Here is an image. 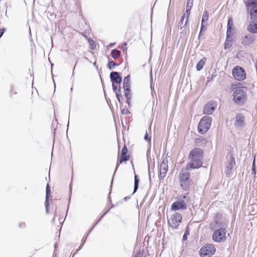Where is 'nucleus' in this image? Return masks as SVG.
<instances>
[{
    "mask_svg": "<svg viewBox=\"0 0 257 257\" xmlns=\"http://www.w3.org/2000/svg\"><path fill=\"white\" fill-rule=\"evenodd\" d=\"M203 152L201 149L195 148L192 150L189 154V159L191 162L186 166V170L198 169L202 165Z\"/></svg>",
    "mask_w": 257,
    "mask_h": 257,
    "instance_id": "1",
    "label": "nucleus"
},
{
    "mask_svg": "<svg viewBox=\"0 0 257 257\" xmlns=\"http://www.w3.org/2000/svg\"><path fill=\"white\" fill-rule=\"evenodd\" d=\"M188 193L185 194L181 195L179 197V200L174 202L171 205V209L173 210H178L180 209H186L187 204L191 202V199L188 196Z\"/></svg>",
    "mask_w": 257,
    "mask_h": 257,
    "instance_id": "2",
    "label": "nucleus"
},
{
    "mask_svg": "<svg viewBox=\"0 0 257 257\" xmlns=\"http://www.w3.org/2000/svg\"><path fill=\"white\" fill-rule=\"evenodd\" d=\"M188 171L186 170V168L185 169H182L180 172L179 176L181 186L185 191L188 190L192 182L190 179V174Z\"/></svg>",
    "mask_w": 257,
    "mask_h": 257,
    "instance_id": "3",
    "label": "nucleus"
},
{
    "mask_svg": "<svg viewBox=\"0 0 257 257\" xmlns=\"http://www.w3.org/2000/svg\"><path fill=\"white\" fill-rule=\"evenodd\" d=\"M227 222L223 218L222 215L217 213L213 217V221L210 223L209 228L211 230H215L218 228L226 227Z\"/></svg>",
    "mask_w": 257,
    "mask_h": 257,
    "instance_id": "4",
    "label": "nucleus"
},
{
    "mask_svg": "<svg viewBox=\"0 0 257 257\" xmlns=\"http://www.w3.org/2000/svg\"><path fill=\"white\" fill-rule=\"evenodd\" d=\"M211 120V117L208 115L202 118L198 125V131L200 134L203 135L207 132L210 127Z\"/></svg>",
    "mask_w": 257,
    "mask_h": 257,
    "instance_id": "5",
    "label": "nucleus"
},
{
    "mask_svg": "<svg viewBox=\"0 0 257 257\" xmlns=\"http://www.w3.org/2000/svg\"><path fill=\"white\" fill-rule=\"evenodd\" d=\"M212 239L214 241H224L227 240L229 234L226 230L225 227L218 228L214 230Z\"/></svg>",
    "mask_w": 257,
    "mask_h": 257,
    "instance_id": "6",
    "label": "nucleus"
},
{
    "mask_svg": "<svg viewBox=\"0 0 257 257\" xmlns=\"http://www.w3.org/2000/svg\"><path fill=\"white\" fill-rule=\"evenodd\" d=\"M255 41V36L250 33L242 34L239 38L241 44L244 47L252 45Z\"/></svg>",
    "mask_w": 257,
    "mask_h": 257,
    "instance_id": "7",
    "label": "nucleus"
},
{
    "mask_svg": "<svg viewBox=\"0 0 257 257\" xmlns=\"http://www.w3.org/2000/svg\"><path fill=\"white\" fill-rule=\"evenodd\" d=\"M134 251V257H146L148 251L145 247V242H137Z\"/></svg>",
    "mask_w": 257,
    "mask_h": 257,
    "instance_id": "8",
    "label": "nucleus"
},
{
    "mask_svg": "<svg viewBox=\"0 0 257 257\" xmlns=\"http://www.w3.org/2000/svg\"><path fill=\"white\" fill-rule=\"evenodd\" d=\"M215 248L212 244H207L201 247L199 253L202 257H210L215 252Z\"/></svg>",
    "mask_w": 257,
    "mask_h": 257,
    "instance_id": "9",
    "label": "nucleus"
},
{
    "mask_svg": "<svg viewBox=\"0 0 257 257\" xmlns=\"http://www.w3.org/2000/svg\"><path fill=\"white\" fill-rule=\"evenodd\" d=\"M233 100L236 103H242L246 99V93L240 88L236 89L233 93Z\"/></svg>",
    "mask_w": 257,
    "mask_h": 257,
    "instance_id": "10",
    "label": "nucleus"
},
{
    "mask_svg": "<svg viewBox=\"0 0 257 257\" xmlns=\"http://www.w3.org/2000/svg\"><path fill=\"white\" fill-rule=\"evenodd\" d=\"M233 77L237 80L242 81L246 78V72L241 67L235 66L232 71Z\"/></svg>",
    "mask_w": 257,
    "mask_h": 257,
    "instance_id": "11",
    "label": "nucleus"
},
{
    "mask_svg": "<svg viewBox=\"0 0 257 257\" xmlns=\"http://www.w3.org/2000/svg\"><path fill=\"white\" fill-rule=\"evenodd\" d=\"M182 219V215L178 212H176L170 217L168 223L170 226L173 228H177Z\"/></svg>",
    "mask_w": 257,
    "mask_h": 257,
    "instance_id": "12",
    "label": "nucleus"
},
{
    "mask_svg": "<svg viewBox=\"0 0 257 257\" xmlns=\"http://www.w3.org/2000/svg\"><path fill=\"white\" fill-rule=\"evenodd\" d=\"M168 169V160L166 158H164L160 166L159 178L160 180H163L165 177Z\"/></svg>",
    "mask_w": 257,
    "mask_h": 257,
    "instance_id": "13",
    "label": "nucleus"
},
{
    "mask_svg": "<svg viewBox=\"0 0 257 257\" xmlns=\"http://www.w3.org/2000/svg\"><path fill=\"white\" fill-rule=\"evenodd\" d=\"M217 107V103L211 101L205 105L203 109V113L205 114H211Z\"/></svg>",
    "mask_w": 257,
    "mask_h": 257,
    "instance_id": "14",
    "label": "nucleus"
},
{
    "mask_svg": "<svg viewBox=\"0 0 257 257\" xmlns=\"http://www.w3.org/2000/svg\"><path fill=\"white\" fill-rule=\"evenodd\" d=\"M127 151H128V150H127V147H126V146H124V147L122 148V149L121 150L119 164L117 163V164L116 165V168H115V172L116 171L117 168L118 167L119 164H121L123 162H126L129 160L130 156L127 155Z\"/></svg>",
    "mask_w": 257,
    "mask_h": 257,
    "instance_id": "15",
    "label": "nucleus"
},
{
    "mask_svg": "<svg viewBox=\"0 0 257 257\" xmlns=\"http://www.w3.org/2000/svg\"><path fill=\"white\" fill-rule=\"evenodd\" d=\"M110 78L112 84L120 85L122 81V77L119 73L116 71H112L110 74Z\"/></svg>",
    "mask_w": 257,
    "mask_h": 257,
    "instance_id": "16",
    "label": "nucleus"
},
{
    "mask_svg": "<svg viewBox=\"0 0 257 257\" xmlns=\"http://www.w3.org/2000/svg\"><path fill=\"white\" fill-rule=\"evenodd\" d=\"M234 125L236 127H242L244 125V116L240 114H237L235 117Z\"/></svg>",
    "mask_w": 257,
    "mask_h": 257,
    "instance_id": "17",
    "label": "nucleus"
},
{
    "mask_svg": "<svg viewBox=\"0 0 257 257\" xmlns=\"http://www.w3.org/2000/svg\"><path fill=\"white\" fill-rule=\"evenodd\" d=\"M246 30L252 35L257 34V21L249 22L246 27Z\"/></svg>",
    "mask_w": 257,
    "mask_h": 257,
    "instance_id": "18",
    "label": "nucleus"
},
{
    "mask_svg": "<svg viewBox=\"0 0 257 257\" xmlns=\"http://www.w3.org/2000/svg\"><path fill=\"white\" fill-rule=\"evenodd\" d=\"M51 194V189L49 184H47L46 189V198H45V205L46 208V211L47 213L49 212V198Z\"/></svg>",
    "mask_w": 257,
    "mask_h": 257,
    "instance_id": "19",
    "label": "nucleus"
},
{
    "mask_svg": "<svg viewBox=\"0 0 257 257\" xmlns=\"http://www.w3.org/2000/svg\"><path fill=\"white\" fill-rule=\"evenodd\" d=\"M244 3L247 10L257 9V0H246Z\"/></svg>",
    "mask_w": 257,
    "mask_h": 257,
    "instance_id": "20",
    "label": "nucleus"
},
{
    "mask_svg": "<svg viewBox=\"0 0 257 257\" xmlns=\"http://www.w3.org/2000/svg\"><path fill=\"white\" fill-rule=\"evenodd\" d=\"M235 164V159L232 156L230 157V160L227 164L225 173L227 175H229L231 173V171Z\"/></svg>",
    "mask_w": 257,
    "mask_h": 257,
    "instance_id": "21",
    "label": "nucleus"
},
{
    "mask_svg": "<svg viewBox=\"0 0 257 257\" xmlns=\"http://www.w3.org/2000/svg\"><path fill=\"white\" fill-rule=\"evenodd\" d=\"M185 18H186V14H184V15L182 16L181 19L179 22L178 27L180 30H182L183 29L185 28L188 23V19H187L186 20V21L185 22H184V19Z\"/></svg>",
    "mask_w": 257,
    "mask_h": 257,
    "instance_id": "22",
    "label": "nucleus"
},
{
    "mask_svg": "<svg viewBox=\"0 0 257 257\" xmlns=\"http://www.w3.org/2000/svg\"><path fill=\"white\" fill-rule=\"evenodd\" d=\"M251 21H257V9L247 10Z\"/></svg>",
    "mask_w": 257,
    "mask_h": 257,
    "instance_id": "23",
    "label": "nucleus"
},
{
    "mask_svg": "<svg viewBox=\"0 0 257 257\" xmlns=\"http://www.w3.org/2000/svg\"><path fill=\"white\" fill-rule=\"evenodd\" d=\"M206 61V58H203L202 59H201L197 64L196 65V70L197 71H200L203 67L205 62Z\"/></svg>",
    "mask_w": 257,
    "mask_h": 257,
    "instance_id": "24",
    "label": "nucleus"
},
{
    "mask_svg": "<svg viewBox=\"0 0 257 257\" xmlns=\"http://www.w3.org/2000/svg\"><path fill=\"white\" fill-rule=\"evenodd\" d=\"M120 51L116 49H113L111 52V56L114 59L118 58L120 56Z\"/></svg>",
    "mask_w": 257,
    "mask_h": 257,
    "instance_id": "25",
    "label": "nucleus"
},
{
    "mask_svg": "<svg viewBox=\"0 0 257 257\" xmlns=\"http://www.w3.org/2000/svg\"><path fill=\"white\" fill-rule=\"evenodd\" d=\"M139 178L138 175H135V181H134V193H135L139 188Z\"/></svg>",
    "mask_w": 257,
    "mask_h": 257,
    "instance_id": "26",
    "label": "nucleus"
},
{
    "mask_svg": "<svg viewBox=\"0 0 257 257\" xmlns=\"http://www.w3.org/2000/svg\"><path fill=\"white\" fill-rule=\"evenodd\" d=\"M233 41L232 38H226V40L224 43V49H227L229 48L231 46V43Z\"/></svg>",
    "mask_w": 257,
    "mask_h": 257,
    "instance_id": "27",
    "label": "nucleus"
},
{
    "mask_svg": "<svg viewBox=\"0 0 257 257\" xmlns=\"http://www.w3.org/2000/svg\"><path fill=\"white\" fill-rule=\"evenodd\" d=\"M118 84H112V89L114 92H115V94H117V93H120L121 92V88L120 85L118 86Z\"/></svg>",
    "mask_w": 257,
    "mask_h": 257,
    "instance_id": "28",
    "label": "nucleus"
},
{
    "mask_svg": "<svg viewBox=\"0 0 257 257\" xmlns=\"http://www.w3.org/2000/svg\"><path fill=\"white\" fill-rule=\"evenodd\" d=\"M209 17V13L208 11H205L203 12V16H202V23H205L206 22H207L208 20Z\"/></svg>",
    "mask_w": 257,
    "mask_h": 257,
    "instance_id": "29",
    "label": "nucleus"
},
{
    "mask_svg": "<svg viewBox=\"0 0 257 257\" xmlns=\"http://www.w3.org/2000/svg\"><path fill=\"white\" fill-rule=\"evenodd\" d=\"M123 87L124 91L125 96H127L128 94H131L130 85H124Z\"/></svg>",
    "mask_w": 257,
    "mask_h": 257,
    "instance_id": "30",
    "label": "nucleus"
},
{
    "mask_svg": "<svg viewBox=\"0 0 257 257\" xmlns=\"http://www.w3.org/2000/svg\"><path fill=\"white\" fill-rule=\"evenodd\" d=\"M123 86L130 85V75H128L125 77L123 79Z\"/></svg>",
    "mask_w": 257,
    "mask_h": 257,
    "instance_id": "31",
    "label": "nucleus"
},
{
    "mask_svg": "<svg viewBox=\"0 0 257 257\" xmlns=\"http://www.w3.org/2000/svg\"><path fill=\"white\" fill-rule=\"evenodd\" d=\"M117 64H116V63L113 61H109L108 63L107 64V68L109 70H111L113 67H114Z\"/></svg>",
    "mask_w": 257,
    "mask_h": 257,
    "instance_id": "32",
    "label": "nucleus"
},
{
    "mask_svg": "<svg viewBox=\"0 0 257 257\" xmlns=\"http://www.w3.org/2000/svg\"><path fill=\"white\" fill-rule=\"evenodd\" d=\"M233 19L232 18L229 17L228 20L227 28L233 29Z\"/></svg>",
    "mask_w": 257,
    "mask_h": 257,
    "instance_id": "33",
    "label": "nucleus"
},
{
    "mask_svg": "<svg viewBox=\"0 0 257 257\" xmlns=\"http://www.w3.org/2000/svg\"><path fill=\"white\" fill-rule=\"evenodd\" d=\"M232 30H233V29L227 28L226 38H232L231 36L233 34V33L232 32Z\"/></svg>",
    "mask_w": 257,
    "mask_h": 257,
    "instance_id": "34",
    "label": "nucleus"
},
{
    "mask_svg": "<svg viewBox=\"0 0 257 257\" xmlns=\"http://www.w3.org/2000/svg\"><path fill=\"white\" fill-rule=\"evenodd\" d=\"M116 98L118 101V102H119V103H120L121 104H122V99H123V96L122 95H121V93H117V94H116Z\"/></svg>",
    "mask_w": 257,
    "mask_h": 257,
    "instance_id": "35",
    "label": "nucleus"
},
{
    "mask_svg": "<svg viewBox=\"0 0 257 257\" xmlns=\"http://www.w3.org/2000/svg\"><path fill=\"white\" fill-rule=\"evenodd\" d=\"M193 3L190 0H188L187 2L186 9L188 10H191L192 7Z\"/></svg>",
    "mask_w": 257,
    "mask_h": 257,
    "instance_id": "36",
    "label": "nucleus"
},
{
    "mask_svg": "<svg viewBox=\"0 0 257 257\" xmlns=\"http://www.w3.org/2000/svg\"><path fill=\"white\" fill-rule=\"evenodd\" d=\"M251 170H252V174L255 175L256 174V172H255V160L254 159L252 162Z\"/></svg>",
    "mask_w": 257,
    "mask_h": 257,
    "instance_id": "37",
    "label": "nucleus"
},
{
    "mask_svg": "<svg viewBox=\"0 0 257 257\" xmlns=\"http://www.w3.org/2000/svg\"><path fill=\"white\" fill-rule=\"evenodd\" d=\"M181 30H182V31L180 33V36L181 37H185L187 34V31L185 30V28Z\"/></svg>",
    "mask_w": 257,
    "mask_h": 257,
    "instance_id": "38",
    "label": "nucleus"
},
{
    "mask_svg": "<svg viewBox=\"0 0 257 257\" xmlns=\"http://www.w3.org/2000/svg\"><path fill=\"white\" fill-rule=\"evenodd\" d=\"M189 234V232L187 230H186L183 235L182 241H186L187 239V235Z\"/></svg>",
    "mask_w": 257,
    "mask_h": 257,
    "instance_id": "39",
    "label": "nucleus"
},
{
    "mask_svg": "<svg viewBox=\"0 0 257 257\" xmlns=\"http://www.w3.org/2000/svg\"><path fill=\"white\" fill-rule=\"evenodd\" d=\"M126 98V103L130 105L131 103V94H128L127 96H125Z\"/></svg>",
    "mask_w": 257,
    "mask_h": 257,
    "instance_id": "40",
    "label": "nucleus"
},
{
    "mask_svg": "<svg viewBox=\"0 0 257 257\" xmlns=\"http://www.w3.org/2000/svg\"><path fill=\"white\" fill-rule=\"evenodd\" d=\"M121 113L123 114H128L130 113V111L127 108H123L121 110Z\"/></svg>",
    "mask_w": 257,
    "mask_h": 257,
    "instance_id": "41",
    "label": "nucleus"
},
{
    "mask_svg": "<svg viewBox=\"0 0 257 257\" xmlns=\"http://www.w3.org/2000/svg\"><path fill=\"white\" fill-rule=\"evenodd\" d=\"M126 43H124L121 46V49L123 52H126L127 51Z\"/></svg>",
    "mask_w": 257,
    "mask_h": 257,
    "instance_id": "42",
    "label": "nucleus"
},
{
    "mask_svg": "<svg viewBox=\"0 0 257 257\" xmlns=\"http://www.w3.org/2000/svg\"><path fill=\"white\" fill-rule=\"evenodd\" d=\"M84 242L81 243L79 248L73 253V254L72 257H74V256L78 252V251L83 247L84 245Z\"/></svg>",
    "mask_w": 257,
    "mask_h": 257,
    "instance_id": "43",
    "label": "nucleus"
},
{
    "mask_svg": "<svg viewBox=\"0 0 257 257\" xmlns=\"http://www.w3.org/2000/svg\"><path fill=\"white\" fill-rule=\"evenodd\" d=\"M190 10H188V9H186V12H185V14H186V18L187 19H188L189 18V15H190Z\"/></svg>",
    "mask_w": 257,
    "mask_h": 257,
    "instance_id": "44",
    "label": "nucleus"
},
{
    "mask_svg": "<svg viewBox=\"0 0 257 257\" xmlns=\"http://www.w3.org/2000/svg\"><path fill=\"white\" fill-rule=\"evenodd\" d=\"M144 139L147 141H148L149 143L151 142V138H149L148 137V135L147 134V133L146 132L145 135V137H144Z\"/></svg>",
    "mask_w": 257,
    "mask_h": 257,
    "instance_id": "45",
    "label": "nucleus"
},
{
    "mask_svg": "<svg viewBox=\"0 0 257 257\" xmlns=\"http://www.w3.org/2000/svg\"><path fill=\"white\" fill-rule=\"evenodd\" d=\"M6 31L5 28L0 29V38L3 36L5 32Z\"/></svg>",
    "mask_w": 257,
    "mask_h": 257,
    "instance_id": "46",
    "label": "nucleus"
},
{
    "mask_svg": "<svg viewBox=\"0 0 257 257\" xmlns=\"http://www.w3.org/2000/svg\"><path fill=\"white\" fill-rule=\"evenodd\" d=\"M203 24L204 23L201 24V29H200L201 31H203L206 30V28H205V26L203 25Z\"/></svg>",
    "mask_w": 257,
    "mask_h": 257,
    "instance_id": "47",
    "label": "nucleus"
},
{
    "mask_svg": "<svg viewBox=\"0 0 257 257\" xmlns=\"http://www.w3.org/2000/svg\"><path fill=\"white\" fill-rule=\"evenodd\" d=\"M57 247H58V244H57V243H55V244H54V248H55V249H54V251H55V252H56V249H57Z\"/></svg>",
    "mask_w": 257,
    "mask_h": 257,
    "instance_id": "48",
    "label": "nucleus"
},
{
    "mask_svg": "<svg viewBox=\"0 0 257 257\" xmlns=\"http://www.w3.org/2000/svg\"><path fill=\"white\" fill-rule=\"evenodd\" d=\"M202 31H200V33L199 34V38H200V37L202 35Z\"/></svg>",
    "mask_w": 257,
    "mask_h": 257,
    "instance_id": "49",
    "label": "nucleus"
},
{
    "mask_svg": "<svg viewBox=\"0 0 257 257\" xmlns=\"http://www.w3.org/2000/svg\"><path fill=\"white\" fill-rule=\"evenodd\" d=\"M107 212V211L106 213H105L104 214H103V215L101 216L100 218L99 219V220H98V221H99L100 219H101V218L104 216V215H105Z\"/></svg>",
    "mask_w": 257,
    "mask_h": 257,
    "instance_id": "50",
    "label": "nucleus"
},
{
    "mask_svg": "<svg viewBox=\"0 0 257 257\" xmlns=\"http://www.w3.org/2000/svg\"><path fill=\"white\" fill-rule=\"evenodd\" d=\"M130 197H125L124 198V199L125 200H127V199H130Z\"/></svg>",
    "mask_w": 257,
    "mask_h": 257,
    "instance_id": "51",
    "label": "nucleus"
},
{
    "mask_svg": "<svg viewBox=\"0 0 257 257\" xmlns=\"http://www.w3.org/2000/svg\"><path fill=\"white\" fill-rule=\"evenodd\" d=\"M56 254L55 253V251H54L52 257H56Z\"/></svg>",
    "mask_w": 257,
    "mask_h": 257,
    "instance_id": "52",
    "label": "nucleus"
},
{
    "mask_svg": "<svg viewBox=\"0 0 257 257\" xmlns=\"http://www.w3.org/2000/svg\"><path fill=\"white\" fill-rule=\"evenodd\" d=\"M114 44V43H113V44H112V43H110V44L109 45V47H112Z\"/></svg>",
    "mask_w": 257,
    "mask_h": 257,
    "instance_id": "53",
    "label": "nucleus"
},
{
    "mask_svg": "<svg viewBox=\"0 0 257 257\" xmlns=\"http://www.w3.org/2000/svg\"><path fill=\"white\" fill-rule=\"evenodd\" d=\"M55 220V217L53 218L52 221L53 222Z\"/></svg>",
    "mask_w": 257,
    "mask_h": 257,
    "instance_id": "54",
    "label": "nucleus"
}]
</instances>
